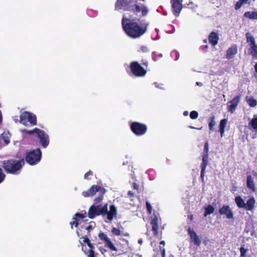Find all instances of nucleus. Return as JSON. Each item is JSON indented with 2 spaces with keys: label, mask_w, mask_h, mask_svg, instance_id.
I'll return each mask as SVG.
<instances>
[{
  "label": "nucleus",
  "mask_w": 257,
  "mask_h": 257,
  "mask_svg": "<svg viewBox=\"0 0 257 257\" xmlns=\"http://www.w3.org/2000/svg\"><path fill=\"white\" fill-rule=\"evenodd\" d=\"M146 207L148 213L149 214H151L152 213V208L150 203H149L148 201L146 202Z\"/></svg>",
  "instance_id": "nucleus-42"
},
{
  "label": "nucleus",
  "mask_w": 257,
  "mask_h": 257,
  "mask_svg": "<svg viewBox=\"0 0 257 257\" xmlns=\"http://www.w3.org/2000/svg\"><path fill=\"white\" fill-rule=\"evenodd\" d=\"M160 245H163V247H164V245H165V241H164V240H162V241L160 242Z\"/></svg>",
  "instance_id": "nucleus-53"
},
{
  "label": "nucleus",
  "mask_w": 257,
  "mask_h": 257,
  "mask_svg": "<svg viewBox=\"0 0 257 257\" xmlns=\"http://www.w3.org/2000/svg\"><path fill=\"white\" fill-rule=\"evenodd\" d=\"M246 101L247 104L252 107H255L257 105V101L252 97L250 98L246 97Z\"/></svg>",
  "instance_id": "nucleus-29"
},
{
  "label": "nucleus",
  "mask_w": 257,
  "mask_h": 257,
  "mask_svg": "<svg viewBox=\"0 0 257 257\" xmlns=\"http://www.w3.org/2000/svg\"><path fill=\"white\" fill-rule=\"evenodd\" d=\"M188 218L190 220H193V218H194V216H193V214H190L188 216Z\"/></svg>",
  "instance_id": "nucleus-51"
},
{
  "label": "nucleus",
  "mask_w": 257,
  "mask_h": 257,
  "mask_svg": "<svg viewBox=\"0 0 257 257\" xmlns=\"http://www.w3.org/2000/svg\"><path fill=\"white\" fill-rule=\"evenodd\" d=\"M255 200L253 197H250L247 201L246 203H245V207L244 208L246 210H252L254 207Z\"/></svg>",
  "instance_id": "nucleus-19"
},
{
  "label": "nucleus",
  "mask_w": 257,
  "mask_h": 257,
  "mask_svg": "<svg viewBox=\"0 0 257 257\" xmlns=\"http://www.w3.org/2000/svg\"><path fill=\"white\" fill-rule=\"evenodd\" d=\"M246 186L252 192L255 191V186L253 179L250 175H247L246 177Z\"/></svg>",
  "instance_id": "nucleus-18"
},
{
  "label": "nucleus",
  "mask_w": 257,
  "mask_h": 257,
  "mask_svg": "<svg viewBox=\"0 0 257 257\" xmlns=\"http://www.w3.org/2000/svg\"><path fill=\"white\" fill-rule=\"evenodd\" d=\"M160 248L161 252L162 257H165V256H166L165 248H164V247H162L161 246H160Z\"/></svg>",
  "instance_id": "nucleus-44"
},
{
  "label": "nucleus",
  "mask_w": 257,
  "mask_h": 257,
  "mask_svg": "<svg viewBox=\"0 0 257 257\" xmlns=\"http://www.w3.org/2000/svg\"><path fill=\"white\" fill-rule=\"evenodd\" d=\"M83 238V242L87 243V245L90 248V249H93L94 247L92 244L90 242V241L88 237V235L84 237Z\"/></svg>",
  "instance_id": "nucleus-35"
},
{
  "label": "nucleus",
  "mask_w": 257,
  "mask_h": 257,
  "mask_svg": "<svg viewBox=\"0 0 257 257\" xmlns=\"http://www.w3.org/2000/svg\"><path fill=\"white\" fill-rule=\"evenodd\" d=\"M112 233L116 236H119L121 234V231L118 228L113 227L111 230Z\"/></svg>",
  "instance_id": "nucleus-36"
},
{
  "label": "nucleus",
  "mask_w": 257,
  "mask_h": 257,
  "mask_svg": "<svg viewBox=\"0 0 257 257\" xmlns=\"http://www.w3.org/2000/svg\"><path fill=\"white\" fill-rule=\"evenodd\" d=\"M227 124V119L225 118L222 119L220 120L219 123V132L220 133L221 137L223 136L224 133L225 127Z\"/></svg>",
  "instance_id": "nucleus-24"
},
{
  "label": "nucleus",
  "mask_w": 257,
  "mask_h": 257,
  "mask_svg": "<svg viewBox=\"0 0 257 257\" xmlns=\"http://www.w3.org/2000/svg\"><path fill=\"white\" fill-rule=\"evenodd\" d=\"M97 192H98V196L94 200L95 204L92 205L89 207L88 217L90 219H93L97 216L101 215L102 217H104L106 215L107 220L111 221L117 215V208L114 205H111L108 211V203H106L103 206L99 204L103 200L104 195L106 192L104 187L93 185L88 190L84 191L82 194L84 197H89L95 195Z\"/></svg>",
  "instance_id": "nucleus-1"
},
{
  "label": "nucleus",
  "mask_w": 257,
  "mask_h": 257,
  "mask_svg": "<svg viewBox=\"0 0 257 257\" xmlns=\"http://www.w3.org/2000/svg\"><path fill=\"white\" fill-rule=\"evenodd\" d=\"M10 134L8 132H5L2 134V139L7 145L10 143Z\"/></svg>",
  "instance_id": "nucleus-30"
},
{
  "label": "nucleus",
  "mask_w": 257,
  "mask_h": 257,
  "mask_svg": "<svg viewBox=\"0 0 257 257\" xmlns=\"http://www.w3.org/2000/svg\"><path fill=\"white\" fill-rule=\"evenodd\" d=\"M204 43H207V40L205 39L203 40Z\"/></svg>",
  "instance_id": "nucleus-62"
},
{
  "label": "nucleus",
  "mask_w": 257,
  "mask_h": 257,
  "mask_svg": "<svg viewBox=\"0 0 257 257\" xmlns=\"http://www.w3.org/2000/svg\"><path fill=\"white\" fill-rule=\"evenodd\" d=\"M205 170L201 169L200 177L202 180H204V175H205Z\"/></svg>",
  "instance_id": "nucleus-47"
},
{
  "label": "nucleus",
  "mask_w": 257,
  "mask_h": 257,
  "mask_svg": "<svg viewBox=\"0 0 257 257\" xmlns=\"http://www.w3.org/2000/svg\"><path fill=\"white\" fill-rule=\"evenodd\" d=\"M163 57V54L161 53L157 54L156 52L152 53V59L154 61H158Z\"/></svg>",
  "instance_id": "nucleus-32"
},
{
  "label": "nucleus",
  "mask_w": 257,
  "mask_h": 257,
  "mask_svg": "<svg viewBox=\"0 0 257 257\" xmlns=\"http://www.w3.org/2000/svg\"><path fill=\"white\" fill-rule=\"evenodd\" d=\"M20 122L25 126H28V122H29L30 126L37 125V120L36 115L29 111H24L20 116Z\"/></svg>",
  "instance_id": "nucleus-5"
},
{
  "label": "nucleus",
  "mask_w": 257,
  "mask_h": 257,
  "mask_svg": "<svg viewBox=\"0 0 257 257\" xmlns=\"http://www.w3.org/2000/svg\"><path fill=\"white\" fill-rule=\"evenodd\" d=\"M198 116V113L195 110H193L190 113V117L192 119H196Z\"/></svg>",
  "instance_id": "nucleus-37"
},
{
  "label": "nucleus",
  "mask_w": 257,
  "mask_h": 257,
  "mask_svg": "<svg viewBox=\"0 0 257 257\" xmlns=\"http://www.w3.org/2000/svg\"><path fill=\"white\" fill-rule=\"evenodd\" d=\"M241 95L238 94L235 96L232 100L229 101L227 103V109L228 111L231 113H233L238 103H239Z\"/></svg>",
  "instance_id": "nucleus-10"
},
{
  "label": "nucleus",
  "mask_w": 257,
  "mask_h": 257,
  "mask_svg": "<svg viewBox=\"0 0 257 257\" xmlns=\"http://www.w3.org/2000/svg\"><path fill=\"white\" fill-rule=\"evenodd\" d=\"M92 175H93L92 171L90 170L88 172H87L85 174V175H84V178L85 179H89L88 176Z\"/></svg>",
  "instance_id": "nucleus-45"
},
{
  "label": "nucleus",
  "mask_w": 257,
  "mask_h": 257,
  "mask_svg": "<svg viewBox=\"0 0 257 257\" xmlns=\"http://www.w3.org/2000/svg\"><path fill=\"white\" fill-rule=\"evenodd\" d=\"M214 120H215V116L214 115H212V116H211L208 119V121H209L208 126H209V129L210 131L213 130L214 126L215 125V122Z\"/></svg>",
  "instance_id": "nucleus-27"
},
{
  "label": "nucleus",
  "mask_w": 257,
  "mask_h": 257,
  "mask_svg": "<svg viewBox=\"0 0 257 257\" xmlns=\"http://www.w3.org/2000/svg\"><path fill=\"white\" fill-rule=\"evenodd\" d=\"M138 243L140 244H142L143 243V240L142 239H140L138 240Z\"/></svg>",
  "instance_id": "nucleus-56"
},
{
  "label": "nucleus",
  "mask_w": 257,
  "mask_h": 257,
  "mask_svg": "<svg viewBox=\"0 0 257 257\" xmlns=\"http://www.w3.org/2000/svg\"><path fill=\"white\" fill-rule=\"evenodd\" d=\"M190 127L191 128H193V129L196 128L195 127H194V126H190Z\"/></svg>",
  "instance_id": "nucleus-63"
},
{
  "label": "nucleus",
  "mask_w": 257,
  "mask_h": 257,
  "mask_svg": "<svg viewBox=\"0 0 257 257\" xmlns=\"http://www.w3.org/2000/svg\"><path fill=\"white\" fill-rule=\"evenodd\" d=\"M219 36L215 32H212L208 36V41L213 46H215L218 44Z\"/></svg>",
  "instance_id": "nucleus-15"
},
{
  "label": "nucleus",
  "mask_w": 257,
  "mask_h": 257,
  "mask_svg": "<svg viewBox=\"0 0 257 257\" xmlns=\"http://www.w3.org/2000/svg\"><path fill=\"white\" fill-rule=\"evenodd\" d=\"M158 219L156 216L152 219L151 221V224L152 225V231L154 236H156L158 235Z\"/></svg>",
  "instance_id": "nucleus-16"
},
{
  "label": "nucleus",
  "mask_w": 257,
  "mask_h": 257,
  "mask_svg": "<svg viewBox=\"0 0 257 257\" xmlns=\"http://www.w3.org/2000/svg\"><path fill=\"white\" fill-rule=\"evenodd\" d=\"M240 2L242 3V4L247 3L248 0H239Z\"/></svg>",
  "instance_id": "nucleus-52"
},
{
  "label": "nucleus",
  "mask_w": 257,
  "mask_h": 257,
  "mask_svg": "<svg viewBox=\"0 0 257 257\" xmlns=\"http://www.w3.org/2000/svg\"><path fill=\"white\" fill-rule=\"evenodd\" d=\"M240 252V257H245V253L247 250V249H245L243 247H241L239 248Z\"/></svg>",
  "instance_id": "nucleus-40"
},
{
  "label": "nucleus",
  "mask_w": 257,
  "mask_h": 257,
  "mask_svg": "<svg viewBox=\"0 0 257 257\" xmlns=\"http://www.w3.org/2000/svg\"><path fill=\"white\" fill-rule=\"evenodd\" d=\"M15 117H16V118H14V120L16 122H17L18 120V116H15Z\"/></svg>",
  "instance_id": "nucleus-59"
},
{
  "label": "nucleus",
  "mask_w": 257,
  "mask_h": 257,
  "mask_svg": "<svg viewBox=\"0 0 257 257\" xmlns=\"http://www.w3.org/2000/svg\"><path fill=\"white\" fill-rule=\"evenodd\" d=\"M237 52V46L235 45L233 46L229 47L227 51H226V58L229 60L231 58H232L234 55H235Z\"/></svg>",
  "instance_id": "nucleus-17"
},
{
  "label": "nucleus",
  "mask_w": 257,
  "mask_h": 257,
  "mask_svg": "<svg viewBox=\"0 0 257 257\" xmlns=\"http://www.w3.org/2000/svg\"><path fill=\"white\" fill-rule=\"evenodd\" d=\"M170 257H174L173 255L171 254L170 255Z\"/></svg>",
  "instance_id": "nucleus-64"
},
{
  "label": "nucleus",
  "mask_w": 257,
  "mask_h": 257,
  "mask_svg": "<svg viewBox=\"0 0 257 257\" xmlns=\"http://www.w3.org/2000/svg\"><path fill=\"white\" fill-rule=\"evenodd\" d=\"M252 174L254 176H256L257 177V172H253Z\"/></svg>",
  "instance_id": "nucleus-58"
},
{
  "label": "nucleus",
  "mask_w": 257,
  "mask_h": 257,
  "mask_svg": "<svg viewBox=\"0 0 257 257\" xmlns=\"http://www.w3.org/2000/svg\"><path fill=\"white\" fill-rule=\"evenodd\" d=\"M2 121V115L1 111L0 110V123H1Z\"/></svg>",
  "instance_id": "nucleus-57"
},
{
  "label": "nucleus",
  "mask_w": 257,
  "mask_h": 257,
  "mask_svg": "<svg viewBox=\"0 0 257 257\" xmlns=\"http://www.w3.org/2000/svg\"><path fill=\"white\" fill-rule=\"evenodd\" d=\"M130 68L132 73L136 77H143L147 73V70L138 61L131 62Z\"/></svg>",
  "instance_id": "nucleus-7"
},
{
  "label": "nucleus",
  "mask_w": 257,
  "mask_h": 257,
  "mask_svg": "<svg viewBox=\"0 0 257 257\" xmlns=\"http://www.w3.org/2000/svg\"><path fill=\"white\" fill-rule=\"evenodd\" d=\"M254 70H255V72L257 73V62L255 63V64L254 65Z\"/></svg>",
  "instance_id": "nucleus-55"
},
{
  "label": "nucleus",
  "mask_w": 257,
  "mask_h": 257,
  "mask_svg": "<svg viewBox=\"0 0 257 257\" xmlns=\"http://www.w3.org/2000/svg\"><path fill=\"white\" fill-rule=\"evenodd\" d=\"M98 237L99 239L104 241L105 245L111 250L112 251H116L117 250L116 247L114 245L113 243L110 240V239L108 237L107 235L105 234L104 232H99L98 235Z\"/></svg>",
  "instance_id": "nucleus-9"
},
{
  "label": "nucleus",
  "mask_w": 257,
  "mask_h": 257,
  "mask_svg": "<svg viewBox=\"0 0 257 257\" xmlns=\"http://www.w3.org/2000/svg\"><path fill=\"white\" fill-rule=\"evenodd\" d=\"M243 4L239 1H237L235 5L234 8L236 10L239 9Z\"/></svg>",
  "instance_id": "nucleus-43"
},
{
  "label": "nucleus",
  "mask_w": 257,
  "mask_h": 257,
  "mask_svg": "<svg viewBox=\"0 0 257 257\" xmlns=\"http://www.w3.org/2000/svg\"><path fill=\"white\" fill-rule=\"evenodd\" d=\"M208 156H202V162L201 164V169L205 170L208 164Z\"/></svg>",
  "instance_id": "nucleus-28"
},
{
  "label": "nucleus",
  "mask_w": 257,
  "mask_h": 257,
  "mask_svg": "<svg viewBox=\"0 0 257 257\" xmlns=\"http://www.w3.org/2000/svg\"><path fill=\"white\" fill-rule=\"evenodd\" d=\"M42 152L40 149H36L26 153L25 161L30 165L37 164L41 160Z\"/></svg>",
  "instance_id": "nucleus-4"
},
{
  "label": "nucleus",
  "mask_w": 257,
  "mask_h": 257,
  "mask_svg": "<svg viewBox=\"0 0 257 257\" xmlns=\"http://www.w3.org/2000/svg\"><path fill=\"white\" fill-rule=\"evenodd\" d=\"M6 177V175L4 173L2 168H0V184L4 181Z\"/></svg>",
  "instance_id": "nucleus-39"
},
{
  "label": "nucleus",
  "mask_w": 257,
  "mask_h": 257,
  "mask_svg": "<svg viewBox=\"0 0 257 257\" xmlns=\"http://www.w3.org/2000/svg\"><path fill=\"white\" fill-rule=\"evenodd\" d=\"M141 64L145 66L146 67H147L148 66V62L147 60H142L141 61Z\"/></svg>",
  "instance_id": "nucleus-48"
},
{
  "label": "nucleus",
  "mask_w": 257,
  "mask_h": 257,
  "mask_svg": "<svg viewBox=\"0 0 257 257\" xmlns=\"http://www.w3.org/2000/svg\"><path fill=\"white\" fill-rule=\"evenodd\" d=\"M208 152H209V144L208 141H206L204 144V150L203 152L202 156H208Z\"/></svg>",
  "instance_id": "nucleus-33"
},
{
  "label": "nucleus",
  "mask_w": 257,
  "mask_h": 257,
  "mask_svg": "<svg viewBox=\"0 0 257 257\" xmlns=\"http://www.w3.org/2000/svg\"><path fill=\"white\" fill-rule=\"evenodd\" d=\"M171 57L174 58L175 60H177L179 58V54L176 51H173L171 53Z\"/></svg>",
  "instance_id": "nucleus-38"
},
{
  "label": "nucleus",
  "mask_w": 257,
  "mask_h": 257,
  "mask_svg": "<svg viewBox=\"0 0 257 257\" xmlns=\"http://www.w3.org/2000/svg\"><path fill=\"white\" fill-rule=\"evenodd\" d=\"M123 235H124L125 236H129V234L126 232V233H123Z\"/></svg>",
  "instance_id": "nucleus-60"
},
{
  "label": "nucleus",
  "mask_w": 257,
  "mask_h": 257,
  "mask_svg": "<svg viewBox=\"0 0 257 257\" xmlns=\"http://www.w3.org/2000/svg\"><path fill=\"white\" fill-rule=\"evenodd\" d=\"M25 164L24 159H9L2 162V167L7 174L18 175Z\"/></svg>",
  "instance_id": "nucleus-3"
},
{
  "label": "nucleus",
  "mask_w": 257,
  "mask_h": 257,
  "mask_svg": "<svg viewBox=\"0 0 257 257\" xmlns=\"http://www.w3.org/2000/svg\"><path fill=\"white\" fill-rule=\"evenodd\" d=\"M127 195L128 196H129L130 197H133L134 196V193L132 191H128V192H127Z\"/></svg>",
  "instance_id": "nucleus-50"
},
{
  "label": "nucleus",
  "mask_w": 257,
  "mask_h": 257,
  "mask_svg": "<svg viewBox=\"0 0 257 257\" xmlns=\"http://www.w3.org/2000/svg\"><path fill=\"white\" fill-rule=\"evenodd\" d=\"M37 137L40 140L41 146L44 148H46L49 144V136L44 131L40 130L37 134Z\"/></svg>",
  "instance_id": "nucleus-11"
},
{
  "label": "nucleus",
  "mask_w": 257,
  "mask_h": 257,
  "mask_svg": "<svg viewBox=\"0 0 257 257\" xmlns=\"http://www.w3.org/2000/svg\"><path fill=\"white\" fill-rule=\"evenodd\" d=\"M87 213L85 211H83L81 213H76L75 214L74 216L73 217V221L70 222V224L71 225V228H73V226H74L76 227H77L79 225V219L78 217L80 218H84L86 217Z\"/></svg>",
  "instance_id": "nucleus-14"
},
{
  "label": "nucleus",
  "mask_w": 257,
  "mask_h": 257,
  "mask_svg": "<svg viewBox=\"0 0 257 257\" xmlns=\"http://www.w3.org/2000/svg\"><path fill=\"white\" fill-rule=\"evenodd\" d=\"M219 213L220 215H225L227 219L233 218V213L228 205H224L219 209Z\"/></svg>",
  "instance_id": "nucleus-13"
},
{
  "label": "nucleus",
  "mask_w": 257,
  "mask_h": 257,
  "mask_svg": "<svg viewBox=\"0 0 257 257\" xmlns=\"http://www.w3.org/2000/svg\"><path fill=\"white\" fill-rule=\"evenodd\" d=\"M95 222L94 221H92L89 223V224L88 226L85 227V229L87 230L88 232H90L95 226Z\"/></svg>",
  "instance_id": "nucleus-34"
},
{
  "label": "nucleus",
  "mask_w": 257,
  "mask_h": 257,
  "mask_svg": "<svg viewBox=\"0 0 257 257\" xmlns=\"http://www.w3.org/2000/svg\"><path fill=\"white\" fill-rule=\"evenodd\" d=\"M130 126L132 132L137 136L145 135L148 130V126L146 124L138 121L131 122Z\"/></svg>",
  "instance_id": "nucleus-6"
},
{
  "label": "nucleus",
  "mask_w": 257,
  "mask_h": 257,
  "mask_svg": "<svg viewBox=\"0 0 257 257\" xmlns=\"http://www.w3.org/2000/svg\"><path fill=\"white\" fill-rule=\"evenodd\" d=\"M188 114V112L187 111H185L183 112V115L184 116H187Z\"/></svg>",
  "instance_id": "nucleus-54"
},
{
  "label": "nucleus",
  "mask_w": 257,
  "mask_h": 257,
  "mask_svg": "<svg viewBox=\"0 0 257 257\" xmlns=\"http://www.w3.org/2000/svg\"><path fill=\"white\" fill-rule=\"evenodd\" d=\"M248 125L254 131L257 132V114H254L253 118L249 122Z\"/></svg>",
  "instance_id": "nucleus-22"
},
{
  "label": "nucleus",
  "mask_w": 257,
  "mask_h": 257,
  "mask_svg": "<svg viewBox=\"0 0 257 257\" xmlns=\"http://www.w3.org/2000/svg\"><path fill=\"white\" fill-rule=\"evenodd\" d=\"M234 200L236 205L238 208H244V207H245V202L241 196H237L235 197Z\"/></svg>",
  "instance_id": "nucleus-20"
},
{
  "label": "nucleus",
  "mask_w": 257,
  "mask_h": 257,
  "mask_svg": "<svg viewBox=\"0 0 257 257\" xmlns=\"http://www.w3.org/2000/svg\"><path fill=\"white\" fill-rule=\"evenodd\" d=\"M133 187L134 189L139 190V185L136 183H134L133 184Z\"/></svg>",
  "instance_id": "nucleus-49"
},
{
  "label": "nucleus",
  "mask_w": 257,
  "mask_h": 257,
  "mask_svg": "<svg viewBox=\"0 0 257 257\" xmlns=\"http://www.w3.org/2000/svg\"><path fill=\"white\" fill-rule=\"evenodd\" d=\"M248 54L253 57H257V44L250 46L248 50Z\"/></svg>",
  "instance_id": "nucleus-25"
},
{
  "label": "nucleus",
  "mask_w": 257,
  "mask_h": 257,
  "mask_svg": "<svg viewBox=\"0 0 257 257\" xmlns=\"http://www.w3.org/2000/svg\"><path fill=\"white\" fill-rule=\"evenodd\" d=\"M243 17L251 20H257V11L245 12Z\"/></svg>",
  "instance_id": "nucleus-21"
},
{
  "label": "nucleus",
  "mask_w": 257,
  "mask_h": 257,
  "mask_svg": "<svg viewBox=\"0 0 257 257\" xmlns=\"http://www.w3.org/2000/svg\"><path fill=\"white\" fill-rule=\"evenodd\" d=\"M214 211V208L212 205L209 204L205 207V212L204 216L206 217L207 215L213 213Z\"/></svg>",
  "instance_id": "nucleus-26"
},
{
  "label": "nucleus",
  "mask_w": 257,
  "mask_h": 257,
  "mask_svg": "<svg viewBox=\"0 0 257 257\" xmlns=\"http://www.w3.org/2000/svg\"><path fill=\"white\" fill-rule=\"evenodd\" d=\"M183 0H171L172 11L175 17H178L183 8Z\"/></svg>",
  "instance_id": "nucleus-8"
},
{
  "label": "nucleus",
  "mask_w": 257,
  "mask_h": 257,
  "mask_svg": "<svg viewBox=\"0 0 257 257\" xmlns=\"http://www.w3.org/2000/svg\"><path fill=\"white\" fill-rule=\"evenodd\" d=\"M40 131V129L35 127L32 130H28L27 129H24L23 131V132L25 133L26 134L29 135H32L34 134H36L37 135Z\"/></svg>",
  "instance_id": "nucleus-31"
},
{
  "label": "nucleus",
  "mask_w": 257,
  "mask_h": 257,
  "mask_svg": "<svg viewBox=\"0 0 257 257\" xmlns=\"http://www.w3.org/2000/svg\"><path fill=\"white\" fill-rule=\"evenodd\" d=\"M88 257H95V252L93 249H90L89 251Z\"/></svg>",
  "instance_id": "nucleus-46"
},
{
  "label": "nucleus",
  "mask_w": 257,
  "mask_h": 257,
  "mask_svg": "<svg viewBox=\"0 0 257 257\" xmlns=\"http://www.w3.org/2000/svg\"><path fill=\"white\" fill-rule=\"evenodd\" d=\"M187 231L191 241L193 242L194 245L197 246H200L201 241L196 233L191 227H189Z\"/></svg>",
  "instance_id": "nucleus-12"
},
{
  "label": "nucleus",
  "mask_w": 257,
  "mask_h": 257,
  "mask_svg": "<svg viewBox=\"0 0 257 257\" xmlns=\"http://www.w3.org/2000/svg\"><path fill=\"white\" fill-rule=\"evenodd\" d=\"M122 27L125 33L131 38L136 39L143 35L147 32L149 23L143 20L138 23L133 19L123 18Z\"/></svg>",
  "instance_id": "nucleus-2"
},
{
  "label": "nucleus",
  "mask_w": 257,
  "mask_h": 257,
  "mask_svg": "<svg viewBox=\"0 0 257 257\" xmlns=\"http://www.w3.org/2000/svg\"><path fill=\"white\" fill-rule=\"evenodd\" d=\"M245 37L246 39V42L249 44L250 46L256 45L253 36L251 35L249 32L246 33Z\"/></svg>",
  "instance_id": "nucleus-23"
},
{
  "label": "nucleus",
  "mask_w": 257,
  "mask_h": 257,
  "mask_svg": "<svg viewBox=\"0 0 257 257\" xmlns=\"http://www.w3.org/2000/svg\"><path fill=\"white\" fill-rule=\"evenodd\" d=\"M138 51L142 53H147L149 51V50L147 46H142L141 47L140 50Z\"/></svg>",
  "instance_id": "nucleus-41"
},
{
  "label": "nucleus",
  "mask_w": 257,
  "mask_h": 257,
  "mask_svg": "<svg viewBox=\"0 0 257 257\" xmlns=\"http://www.w3.org/2000/svg\"><path fill=\"white\" fill-rule=\"evenodd\" d=\"M204 48H205V49H207V48H208V45H205V46H204Z\"/></svg>",
  "instance_id": "nucleus-61"
}]
</instances>
